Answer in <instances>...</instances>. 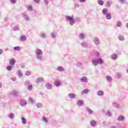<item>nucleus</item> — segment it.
<instances>
[{
	"label": "nucleus",
	"mask_w": 128,
	"mask_h": 128,
	"mask_svg": "<svg viewBox=\"0 0 128 128\" xmlns=\"http://www.w3.org/2000/svg\"><path fill=\"white\" fill-rule=\"evenodd\" d=\"M35 54H36V58L40 62H42V50L40 49H36L35 50Z\"/></svg>",
	"instance_id": "nucleus-1"
},
{
	"label": "nucleus",
	"mask_w": 128,
	"mask_h": 128,
	"mask_svg": "<svg viewBox=\"0 0 128 128\" xmlns=\"http://www.w3.org/2000/svg\"><path fill=\"white\" fill-rule=\"evenodd\" d=\"M65 18L67 22H69L70 26H74L76 24V20L74 18V16H66Z\"/></svg>",
	"instance_id": "nucleus-2"
},
{
	"label": "nucleus",
	"mask_w": 128,
	"mask_h": 128,
	"mask_svg": "<svg viewBox=\"0 0 128 128\" xmlns=\"http://www.w3.org/2000/svg\"><path fill=\"white\" fill-rule=\"evenodd\" d=\"M92 62L93 66H98V64H102V58H99L98 60L96 58H94V59H92Z\"/></svg>",
	"instance_id": "nucleus-3"
},
{
	"label": "nucleus",
	"mask_w": 128,
	"mask_h": 128,
	"mask_svg": "<svg viewBox=\"0 0 128 128\" xmlns=\"http://www.w3.org/2000/svg\"><path fill=\"white\" fill-rule=\"evenodd\" d=\"M94 42L96 46H98L100 44V40L98 38L96 37L94 38Z\"/></svg>",
	"instance_id": "nucleus-4"
},
{
	"label": "nucleus",
	"mask_w": 128,
	"mask_h": 128,
	"mask_svg": "<svg viewBox=\"0 0 128 128\" xmlns=\"http://www.w3.org/2000/svg\"><path fill=\"white\" fill-rule=\"evenodd\" d=\"M118 58V54H113L110 56V58L112 60H117Z\"/></svg>",
	"instance_id": "nucleus-5"
},
{
	"label": "nucleus",
	"mask_w": 128,
	"mask_h": 128,
	"mask_svg": "<svg viewBox=\"0 0 128 128\" xmlns=\"http://www.w3.org/2000/svg\"><path fill=\"white\" fill-rule=\"evenodd\" d=\"M20 104L22 106H26V101L24 100H22L20 101Z\"/></svg>",
	"instance_id": "nucleus-6"
},
{
	"label": "nucleus",
	"mask_w": 128,
	"mask_h": 128,
	"mask_svg": "<svg viewBox=\"0 0 128 128\" xmlns=\"http://www.w3.org/2000/svg\"><path fill=\"white\" fill-rule=\"evenodd\" d=\"M76 103L78 106H84V101H82V100H78Z\"/></svg>",
	"instance_id": "nucleus-7"
},
{
	"label": "nucleus",
	"mask_w": 128,
	"mask_h": 128,
	"mask_svg": "<svg viewBox=\"0 0 128 128\" xmlns=\"http://www.w3.org/2000/svg\"><path fill=\"white\" fill-rule=\"evenodd\" d=\"M80 82H88V78L86 76H83L80 78Z\"/></svg>",
	"instance_id": "nucleus-8"
},
{
	"label": "nucleus",
	"mask_w": 128,
	"mask_h": 128,
	"mask_svg": "<svg viewBox=\"0 0 128 128\" xmlns=\"http://www.w3.org/2000/svg\"><path fill=\"white\" fill-rule=\"evenodd\" d=\"M68 98H71V99L76 98V95L72 93H70L68 94Z\"/></svg>",
	"instance_id": "nucleus-9"
},
{
	"label": "nucleus",
	"mask_w": 128,
	"mask_h": 128,
	"mask_svg": "<svg viewBox=\"0 0 128 128\" xmlns=\"http://www.w3.org/2000/svg\"><path fill=\"white\" fill-rule=\"evenodd\" d=\"M16 60L14 58H12L10 60V66H14L16 64Z\"/></svg>",
	"instance_id": "nucleus-10"
},
{
	"label": "nucleus",
	"mask_w": 128,
	"mask_h": 128,
	"mask_svg": "<svg viewBox=\"0 0 128 128\" xmlns=\"http://www.w3.org/2000/svg\"><path fill=\"white\" fill-rule=\"evenodd\" d=\"M20 40L21 42H24L26 40V35H22L20 36Z\"/></svg>",
	"instance_id": "nucleus-11"
},
{
	"label": "nucleus",
	"mask_w": 128,
	"mask_h": 128,
	"mask_svg": "<svg viewBox=\"0 0 128 128\" xmlns=\"http://www.w3.org/2000/svg\"><path fill=\"white\" fill-rule=\"evenodd\" d=\"M106 80L108 82H112V78L110 76H107Z\"/></svg>",
	"instance_id": "nucleus-12"
},
{
	"label": "nucleus",
	"mask_w": 128,
	"mask_h": 128,
	"mask_svg": "<svg viewBox=\"0 0 128 128\" xmlns=\"http://www.w3.org/2000/svg\"><path fill=\"white\" fill-rule=\"evenodd\" d=\"M44 82V78H36V84H40V82Z\"/></svg>",
	"instance_id": "nucleus-13"
},
{
	"label": "nucleus",
	"mask_w": 128,
	"mask_h": 128,
	"mask_svg": "<svg viewBox=\"0 0 128 128\" xmlns=\"http://www.w3.org/2000/svg\"><path fill=\"white\" fill-rule=\"evenodd\" d=\"M46 86L48 90H52V85L50 83H46Z\"/></svg>",
	"instance_id": "nucleus-14"
},
{
	"label": "nucleus",
	"mask_w": 128,
	"mask_h": 128,
	"mask_svg": "<svg viewBox=\"0 0 128 128\" xmlns=\"http://www.w3.org/2000/svg\"><path fill=\"white\" fill-rule=\"evenodd\" d=\"M10 94H12V96H18V91L14 90L10 92Z\"/></svg>",
	"instance_id": "nucleus-15"
},
{
	"label": "nucleus",
	"mask_w": 128,
	"mask_h": 128,
	"mask_svg": "<svg viewBox=\"0 0 128 128\" xmlns=\"http://www.w3.org/2000/svg\"><path fill=\"white\" fill-rule=\"evenodd\" d=\"M22 18L26 20H30V17H28V16L26 14H22Z\"/></svg>",
	"instance_id": "nucleus-16"
},
{
	"label": "nucleus",
	"mask_w": 128,
	"mask_h": 128,
	"mask_svg": "<svg viewBox=\"0 0 128 128\" xmlns=\"http://www.w3.org/2000/svg\"><path fill=\"white\" fill-rule=\"evenodd\" d=\"M58 72H64V68L62 66H58L56 68Z\"/></svg>",
	"instance_id": "nucleus-17"
},
{
	"label": "nucleus",
	"mask_w": 128,
	"mask_h": 128,
	"mask_svg": "<svg viewBox=\"0 0 128 128\" xmlns=\"http://www.w3.org/2000/svg\"><path fill=\"white\" fill-rule=\"evenodd\" d=\"M117 120L119 122H122L123 120H124V116H120L118 117Z\"/></svg>",
	"instance_id": "nucleus-18"
},
{
	"label": "nucleus",
	"mask_w": 128,
	"mask_h": 128,
	"mask_svg": "<svg viewBox=\"0 0 128 128\" xmlns=\"http://www.w3.org/2000/svg\"><path fill=\"white\" fill-rule=\"evenodd\" d=\"M21 120H22V124H26V118H24V117H22Z\"/></svg>",
	"instance_id": "nucleus-19"
},
{
	"label": "nucleus",
	"mask_w": 128,
	"mask_h": 128,
	"mask_svg": "<svg viewBox=\"0 0 128 128\" xmlns=\"http://www.w3.org/2000/svg\"><path fill=\"white\" fill-rule=\"evenodd\" d=\"M90 124L92 126H96V122L95 120H92L90 122Z\"/></svg>",
	"instance_id": "nucleus-20"
},
{
	"label": "nucleus",
	"mask_w": 128,
	"mask_h": 128,
	"mask_svg": "<svg viewBox=\"0 0 128 128\" xmlns=\"http://www.w3.org/2000/svg\"><path fill=\"white\" fill-rule=\"evenodd\" d=\"M89 92H90V90H88V89H85L82 92V94H88Z\"/></svg>",
	"instance_id": "nucleus-21"
},
{
	"label": "nucleus",
	"mask_w": 128,
	"mask_h": 128,
	"mask_svg": "<svg viewBox=\"0 0 128 128\" xmlns=\"http://www.w3.org/2000/svg\"><path fill=\"white\" fill-rule=\"evenodd\" d=\"M106 114L107 116H112V112L108 110L106 111Z\"/></svg>",
	"instance_id": "nucleus-22"
},
{
	"label": "nucleus",
	"mask_w": 128,
	"mask_h": 128,
	"mask_svg": "<svg viewBox=\"0 0 128 128\" xmlns=\"http://www.w3.org/2000/svg\"><path fill=\"white\" fill-rule=\"evenodd\" d=\"M86 110H87L89 114H94V111L90 110V109L88 107L86 108Z\"/></svg>",
	"instance_id": "nucleus-23"
},
{
	"label": "nucleus",
	"mask_w": 128,
	"mask_h": 128,
	"mask_svg": "<svg viewBox=\"0 0 128 128\" xmlns=\"http://www.w3.org/2000/svg\"><path fill=\"white\" fill-rule=\"evenodd\" d=\"M86 38V36L84 34L82 33L79 34V38L80 40H84Z\"/></svg>",
	"instance_id": "nucleus-24"
},
{
	"label": "nucleus",
	"mask_w": 128,
	"mask_h": 128,
	"mask_svg": "<svg viewBox=\"0 0 128 128\" xmlns=\"http://www.w3.org/2000/svg\"><path fill=\"white\" fill-rule=\"evenodd\" d=\"M118 38L120 40H121V41L124 40V37L122 34H119Z\"/></svg>",
	"instance_id": "nucleus-25"
},
{
	"label": "nucleus",
	"mask_w": 128,
	"mask_h": 128,
	"mask_svg": "<svg viewBox=\"0 0 128 128\" xmlns=\"http://www.w3.org/2000/svg\"><path fill=\"white\" fill-rule=\"evenodd\" d=\"M8 118H10V120H13V118H14V114L11 113V114H9Z\"/></svg>",
	"instance_id": "nucleus-26"
},
{
	"label": "nucleus",
	"mask_w": 128,
	"mask_h": 128,
	"mask_svg": "<svg viewBox=\"0 0 128 128\" xmlns=\"http://www.w3.org/2000/svg\"><path fill=\"white\" fill-rule=\"evenodd\" d=\"M36 106H37L38 108H42V103L38 102L36 104Z\"/></svg>",
	"instance_id": "nucleus-27"
},
{
	"label": "nucleus",
	"mask_w": 128,
	"mask_h": 128,
	"mask_svg": "<svg viewBox=\"0 0 128 128\" xmlns=\"http://www.w3.org/2000/svg\"><path fill=\"white\" fill-rule=\"evenodd\" d=\"M108 12V10L107 8H104L102 11V14H107Z\"/></svg>",
	"instance_id": "nucleus-28"
},
{
	"label": "nucleus",
	"mask_w": 128,
	"mask_h": 128,
	"mask_svg": "<svg viewBox=\"0 0 128 128\" xmlns=\"http://www.w3.org/2000/svg\"><path fill=\"white\" fill-rule=\"evenodd\" d=\"M106 20H111L112 15H110V14L108 13L107 14H106Z\"/></svg>",
	"instance_id": "nucleus-29"
},
{
	"label": "nucleus",
	"mask_w": 128,
	"mask_h": 128,
	"mask_svg": "<svg viewBox=\"0 0 128 128\" xmlns=\"http://www.w3.org/2000/svg\"><path fill=\"white\" fill-rule=\"evenodd\" d=\"M112 105L114 106V108H120V104H118L116 102H114L112 104Z\"/></svg>",
	"instance_id": "nucleus-30"
},
{
	"label": "nucleus",
	"mask_w": 128,
	"mask_h": 128,
	"mask_svg": "<svg viewBox=\"0 0 128 128\" xmlns=\"http://www.w3.org/2000/svg\"><path fill=\"white\" fill-rule=\"evenodd\" d=\"M30 82L28 80H27L24 82V84L25 86H30Z\"/></svg>",
	"instance_id": "nucleus-31"
},
{
	"label": "nucleus",
	"mask_w": 128,
	"mask_h": 128,
	"mask_svg": "<svg viewBox=\"0 0 128 128\" xmlns=\"http://www.w3.org/2000/svg\"><path fill=\"white\" fill-rule=\"evenodd\" d=\"M13 50L16 52H18V50H20V46H17L14 47L13 48Z\"/></svg>",
	"instance_id": "nucleus-32"
},
{
	"label": "nucleus",
	"mask_w": 128,
	"mask_h": 128,
	"mask_svg": "<svg viewBox=\"0 0 128 128\" xmlns=\"http://www.w3.org/2000/svg\"><path fill=\"white\" fill-rule=\"evenodd\" d=\"M81 46L82 48H88V44L86 42H82L81 43Z\"/></svg>",
	"instance_id": "nucleus-33"
},
{
	"label": "nucleus",
	"mask_w": 128,
	"mask_h": 128,
	"mask_svg": "<svg viewBox=\"0 0 128 128\" xmlns=\"http://www.w3.org/2000/svg\"><path fill=\"white\" fill-rule=\"evenodd\" d=\"M98 96H104V92L99 90L97 92Z\"/></svg>",
	"instance_id": "nucleus-34"
},
{
	"label": "nucleus",
	"mask_w": 128,
	"mask_h": 128,
	"mask_svg": "<svg viewBox=\"0 0 128 128\" xmlns=\"http://www.w3.org/2000/svg\"><path fill=\"white\" fill-rule=\"evenodd\" d=\"M14 30L15 32H16L18 30H20V26H14Z\"/></svg>",
	"instance_id": "nucleus-35"
},
{
	"label": "nucleus",
	"mask_w": 128,
	"mask_h": 128,
	"mask_svg": "<svg viewBox=\"0 0 128 128\" xmlns=\"http://www.w3.org/2000/svg\"><path fill=\"white\" fill-rule=\"evenodd\" d=\"M98 3L99 6H104V2L102 0H98Z\"/></svg>",
	"instance_id": "nucleus-36"
},
{
	"label": "nucleus",
	"mask_w": 128,
	"mask_h": 128,
	"mask_svg": "<svg viewBox=\"0 0 128 128\" xmlns=\"http://www.w3.org/2000/svg\"><path fill=\"white\" fill-rule=\"evenodd\" d=\"M18 76L19 78H22V71L18 70Z\"/></svg>",
	"instance_id": "nucleus-37"
},
{
	"label": "nucleus",
	"mask_w": 128,
	"mask_h": 128,
	"mask_svg": "<svg viewBox=\"0 0 128 128\" xmlns=\"http://www.w3.org/2000/svg\"><path fill=\"white\" fill-rule=\"evenodd\" d=\"M116 76L118 78H120L122 76V73L118 72L116 74Z\"/></svg>",
	"instance_id": "nucleus-38"
},
{
	"label": "nucleus",
	"mask_w": 128,
	"mask_h": 128,
	"mask_svg": "<svg viewBox=\"0 0 128 128\" xmlns=\"http://www.w3.org/2000/svg\"><path fill=\"white\" fill-rule=\"evenodd\" d=\"M27 90H32V86L28 85L27 87Z\"/></svg>",
	"instance_id": "nucleus-39"
},
{
	"label": "nucleus",
	"mask_w": 128,
	"mask_h": 128,
	"mask_svg": "<svg viewBox=\"0 0 128 128\" xmlns=\"http://www.w3.org/2000/svg\"><path fill=\"white\" fill-rule=\"evenodd\" d=\"M32 74V72L30 70H27L26 72V76H30Z\"/></svg>",
	"instance_id": "nucleus-40"
},
{
	"label": "nucleus",
	"mask_w": 128,
	"mask_h": 128,
	"mask_svg": "<svg viewBox=\"0 0 128 128\" xmlns=\"http://www.w3.org/2000/svg\"><path fill=\"white\" fill-rule=\"evenodd\" d=\"M40 36L42 38H46V35L45 33L42 32V33H41Z\"/></svg>",
	"instance_id": "nucleus-41"
},
{
	"label": "nucleus",
	"mask_w": 128,
	"mask_h": 128,
	"mask_svg": "<svg viewBox=\"0 0 128 128\" xmlns=\"http://www.w3.org/2000/svg\"><path fill=\"white\" fill-rule=\"evenodd\" d=\"M55 86H60V82L58 81H56L55 82Z\"/></svg>",
	"instance_id": "nucleus-42"
},
{
	"label": "nucleus",
	"mask_w": 128,
	"mask_h": 128,
	"mask_svg": "<svg viewBox=\"0 0 128 128\" xmlns=\"http://www.w3.org/2000/svg\"><path fill=\"white\" fill-rule=\"evenodd\" d=\"M42 120L44 122H47V123L48 122V119H46V117H43L42 118Z\"/></svg>",
	"instance_id": "nucleus-43"
},
{
	"label": "nucleus",
	"mask_w": 128,
	"mask_h": 128,
	"mask_svg": "<svg viewBox=\"0 0 128 128\" xmlns=\"http://www.w3.org/2000/svg\"><path fill=\"white\" fill-rule=\"evenodd\" d=\"M116 26H122V22L118 21V22H116Z\"/></svg>",
	"instance_id": "nucleus-44"
},
{
	"label": "nucleus",
	"mask_w": 128,
	"mask_h": 128,
	"mask_svg": "<svg viewBox=\"0 0 128 128\" xmlns=\"http://www.w3.org/2000/svg\"><path fill=\"white\" fill-rule=\"evenodd\" d=\"M12 66H8L6 68L7 70H8L9 72H10V70H12Z\"/></svg>",
	"instance_id": "nucleus-45"
},
{
	"label": "nucleus",
	"mask_w": 128,
	"mask_h": 128,
	"mask_svg": "<svg viewBox=\"0 0 128 128\" xmlns=\"http://www.w3.org/2000/svg\"><path fill=\"white\" fill-rule=\"evenodd\" d=\"M76 22H80V18L78 17H76L75 19Z\"/></svg>",
	"instance_id": "nucleus-46"
},
{
	"label": "nucleus",
	"mask_w": 128,
	"mask_h": 128,
	"mask_svg": "<svg viewBox=\"0 0 128 128\" xmlns=\"http://www.w3.org/2000/svg\"><path fill=\"white\" fill-rule=\"evenodd\" d=\"M77 66H82V64L80 62H78L76 64Z\"/></svg>",
	"instance_id": "nucleus-47"
},
{
	"label": "nucleus",
	"mask_w": 128,
	"mask_h": 128,
	"mask_svg": "<svg viewBox=\"0 0 128 128\" xmlns=\"http://www.w3.org/2000/svg\"><path fill=\"white\" fill-rule=\"evenodd\" d=\"M29 102H32V104H34V99L32 98H30L28 99Z\"/></svg>",
	"instance_id": "nucleus-48"
},
{
	"label": "nucleus",
	"mask_w": 128,
	"mask_h": 128,
	"mask_svg": "<svg viewBox=\"0 0 128 128\" xmlns=\"http://www.w3.org/2000/svg\"><path fill=\"white\" fill-rule=\"evenodd\" d=\"M28 10H32V6H29L28 8Z\"/></svg>",
	"instance_id": "nucleus-49"
},
{
	"label": "nucleus",
	"mask_w": 128,
	"mask_h": 128,
	"mask_svg": "<svg viewBox=\"0 0 128 128\" xmlns=\"http://www.w3.org/2000/svg\"><path fill=\"white\" fill-rule=\"evenodd\" d=\"M34 2L35 4H40V0H34Z\"/></svg>",
	"instance_id": "nucleus-50"
},
{
	"label": "nucleus",
	"mask_w": 128,
	"mask_h": 128,
	"mask_svg": "<svg viewBox=\"0 0 128 128\" xmlns=\"http://www.w3.org/2000/svg\"><path fill=\"white\" fill-rule=\"evenodd\" d=\"M10 2L12 4H14L16 2V0H10Z\"/></svg>",
	"instance_id": "nucleus-51"
},
{
	"label": "nucleus",
	"mask_w": 128,
	"mask_h": 128,
	"mask_svg": "<svg viewBox=\"0 0 128 128\" xmlns=\"http://www.w3.org/2000/svg\"><path fill=\"white\" fill-rule=\"evenodd\" d=\"M51 37L53 38H56V34H54V33L52 32L51 34Z\"/></svg>",
	"instance_id": "nucleus-52"
},
{
	"label": "nucleus",
	"mask_w": 128,
	"mask_h": 128,
	"mask_svg": "<svg viewBox=\"0 0 128 128\" xmlns=\"http://www.w3.org/2000/svg\"><path fill=\"white\" fill-rule=\"evenodd\" d=\"M44 4L46 5L48 4V0H43Z\"/></svg>",
	"instance_id": "nucleus-53"
},
{
	"label": "nucleus",
	"mask_w": 128,
	"mask_h": 128,
	"mask_svg": "<svg viewBox=\"0 0 128 128\" xmlns=\"http://www.w3.org/2000/svg\"><path fill=\"white\" fill-rule=\"evenodd\" d=\"M11 80L13 81V82H16V77H12L11 78Z\"/></svg>",
	"instance_id": "nucleus-54"
},
{
	"label": "nucleus",
	"mask_w": 128,
	"mask_h": 128,
	"mask_svg": "<svg viewBox=\"0 0 128 128\" xmlns=\"http://www.w3.org/2000/svg\"><path fill=\"white\" fill-rule=\"evenodd\" d=\"M119 2L121 4H124V0H119Z\"/></svg>",
	"instance_id": "nucleus-55"
},
{
	"label": "nucleus",
	"mask_w": 128,
	"mask_h": 128,
	"mask_svg": "<svg viewBox=\"0 0 128 128\" xmlns=\"http://www.w3.org/2000/svg\"><path fill=\"white\" fill-rule=\"evenodd\" d=\"M75 8H78V6H80V5L78 4H75Z\"/></svg>",
	"instance_id": "nucleus-56"
},
{
	"label": "nucleus",
	"mask_w": 128,
	"mask_h": 128,
	"mask_svg": "<svg viewBox=\"0 0 128 128\" xmlns=\"http://www.w3.org/2000/svg\"><path fill=\"white\" fill-rule=\"evenodd\" d=\"M8 17H6L4 18V22H8Z\"/></svg>",
	"instance_id": "nucleus-57"
},
{
	"label": "nucleus",
	"mask_w": 128,
	"mask_h": 128,
	"mask_svg": "<svg viewBox=\"0 0 128 128\" xmlns=\"http://www.w3.org/2000/svg\"><path fill=\"white\" fill-rule=\"evenodd\" d=\"M80 2H84L86 0H78Z\"/></svg>",
	"instance_id": "nucleus-58"
},
{
	"label": "nucleus",
	"mask_w": 128,
	"mask_h": 128,
	"mask_svg": "<svg viewBox=\"0 0 128 128\" xmlns=\"http://www.w3.org/2000/svg\"><path fill=\"white\" fill-rule=\"evenodd\" d=\"M4 52V50H2L0 49V54H2Z\"/></svg>",
	"instance_id": "nucleus-59"
},
{
	"label": "nucleus",
	"mask_w": 128,
	"mask_h": 128,
	"mask_svg": "<svg viewBox=\"0 0 128 128\" xmlns=\"http://www.w3.org/2000/svg\"><path fill=\"white\" fill-rule=\"evenodd\" d=\"M106 4H108V6H110V4L108 2H107Z\"/></svg>",
	"instance_id": "nucleus-60"
},
{
	"label": "nucleus",
	"mask_w": 128,
	"mask_h": 128,
	"mask_svg": "<svg viewBox=\"0 0 128 128\" xmlns=\"http://www.w3.org/2000/svg\"><path fill=\"white\" fill-rule=\"evenodd\" d=\"M102 124H103L104 126H106V122L104 121V122H102Z\"/></svg>",
	"instance_id": "nucleus-61"
},
{
	"label": "nucleus",
	"mask_w": 128,
	"mask_h": 128,
	"mask_svg": "<svg viewBox=\"0 0 128 128\" xmlns=\"http://www.w3.org/2000/svg\"><path fill=\"white\" fill-rule=\"evenodd\" d=\"M2 83L0 82V88H2Z\"/></svg>",
	"instance_id": "nucleus-62"
},
{
	"label": "nucleus",
	"mask_w": 128,
	"mask_h": 128,
	"mask_svg": "<svg viewBox=\"0 0 128 128\" xmlns=\"http://www.w3.org/2000/svg\"><path fill=\"white\" fill-rule=\"evenodd\" d=\"M96 56H100V53L97 52L96 53Z\"/></svg>",
	"instance_id": "nucleus-63"
},
{
	"label": "nucleus",
	"mask_w": 128,
	"mask_h": 128,
	"mask_svg": "<svg viewBox=\"0 0 128 128\" xmlns=\"http://www.w3.org/2000/svg\"><path fill=\"white\" fill-rule=\"evenodd\" d=\"M110 128H116L114 126H112L110 127Z\"/></svg>",
	"instance_id": "nucleus-64"
}]
</instances>
